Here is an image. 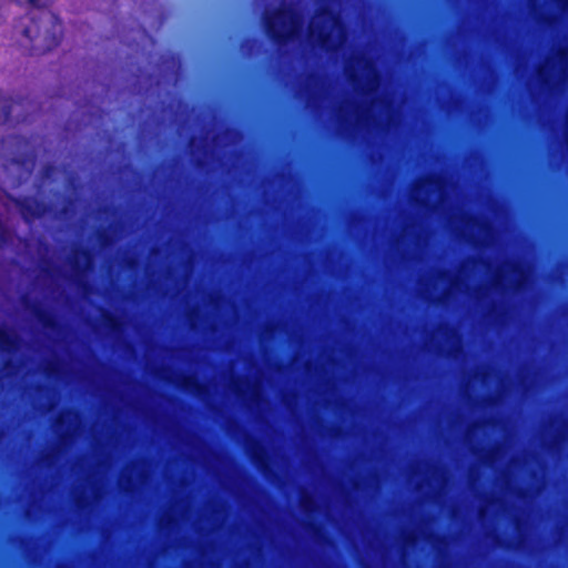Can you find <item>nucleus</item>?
<instances>
[{
  "label": "nucleus",
  "mask_w": 568,
  "mask_h": 568,
  "mask_svg": "<svg viewBox=\"0 0 568 568\" xmlns=\"http://www.w3.org/2000/svg\"><path fill=\"white\" fill-rule=\"evenodd\" d=\"M21 0H0V8ZM31 10L21 18V47L28 55H43L57 47L63 38V26L58 14L49 9L54 0H28Z\"/></svg>",
  "instance_id": "obj_1"
},
{
  "label": "nucleus",
  "mask_w": 568,
  "mask_h": 568,
  "mask_svg": "<svg viewBox=\"0 0 568 568\" xmlns=\"http://www.w3.org/2000/svg\"><path fill=\"white\" fill-rule=\"evenodd\" d=\"M265 33L275 44L283 45L294 39L301 23L295 11L277 8L263 17Z\"/></svg>",
  "instance_id": "obj_2"
},
{
  "label": "nucleus",
  "mask_w": 568,
  "mask_h": 568,
  "mask_svg": "<svg viewBox=\"0 0 568 568\" xmlns=\"http://www.w3.org/2000/svg\"><path fill=\"white\" fill-rule=\"evenodd\" d=\"M13 203L27 223L41 219L50 212L48 203L33 196L17 197Z\"/></svg>",
  "instance_id": "obj_3"
},
{
  "label": "nucleus",
  "mask_w": 568,
  "mask_h": 568,
  "mask_svg": "<svg viewBox=\"0 0 568 568\" xmlns=\"http://www.w3.org/2000/svg\"><path fill=\"white\" fill-rule=\"evenodd\" d=\"M26 307L31 310L32 314L44 329L57 332L60 328L61 325L57 316L40 304L33 303L29 305L26 303Z\"/></svg>",
  "instance_id": "obj_4"
},
{
  "label": "nucleus",
  "mask_w": 568,
  "mask_h": 568,
  "mask_svg": "<svg viewBox=\"0 0 568 568\" xmlns=\"http://www.w3.org/2000/svg\"><path fill=\"white\" fill-rule=\"evenodd\" d=\"M18 337L7 327L0 326V351L12 354L18 349Z\"/></svg>",
  "instance_id": "obj_5"
},
{
  "label": "nucleus",
  "mask_w": 568,
  "mask_h": 568,
  "mask_svg": "<svg viewBox=\"0 0 568 568\" xmlns=\"http://www.w3.org/2000/svg\"><path fill=\"white\" fill-rule=\"evenodd\" d=\"M18 337L7 327L0 326V351L12 354L18 349Z\"/></svg>",
  "instance_id": "obj_6"
},
{
  "label": "nucleus",
  "mask_w": 568,
  "mask_h": 568,
  "mask_svg": "<svg viewBox=\"0 0 568 568\" xmlns=\"http://www.w3.org/2000/svg\"><path fill=\"white\" fill-rule=\"evenodd\" d=\"M82 258H84L87 262L92 260V252L90 248L83 247L73 252L70 264L75 273H82L84 271Z\"/></svg>",
  "instance_id": "obj_7"
},
{
  "label": "nucleus",
  "mask_w": 568,
  "mask_h": 568,
  "mask_svg": "<svg viewBox=\"0 0 568 568\" xmlns=\"http://www.w3.org/2000/svg\"><path fill=\"white\" fill-rule=\"evenodd\" d=\"M252 459L256 466L264 473L268 469V458L262 448H254L252 452Z\"/></svg>",
  "instance_id": "obj_8"
},
{
  "label": "nucleus",
  "mask_w": 568,
  "mask_h": 568,
  "mask_svg": "<svg viewBox=\"0 0 568 568\" xmlns=\"http://www.w3.org/2000/svg\"><path fill=\"white\" fill-rule=\"evenodd\" d=\"M104 323L106 327L112 332H119L121 329V322L120 320L112 313L106 312L103 315Z\"/></svg>",
  "instance_id": "obj_9"
},
{
  "label": "nucleus",
  "mask_w": 568,
  "mask_h": 568,
  "mask_svg": "<svg viewBox=\"0 0 568 568\" xmlns=\"http://www.w3.org/2000/svg\"><path fill=\"white\" fill-rule=\"evenodd\" d=\"M13 100L11 98L4 99L1 105L2 122L8 123L12 119Z\"/></svg>",
  "instance_id": "obj_10"
},
{
  "label": "nucleus",
  "mask_w": 568,
  "mask_h": 568,
  "mask_svg": "<svg viewBox=\"0 0 568 568\" xmlns=\"http://www.w3.org/2000/svg\"><path fill=\"white\" fill-rule=\"evenodd\" d=\"M182 387L184 389L194 390L196 393H200L203 389V385L199 381H196L190 376L183 377Z\"/></svg>",
  "instance_id": "obj_11"
},
{
  "label": "nucleus",
  "mask_w": 568,
  "mask_h": 568,
  "mask_svg": "<svg viewBox=\"0 0 568 568\" xmlns=\"http://www.w3.org/2000/svg\"><path fill=\"white\" fill-rule=\"evenodd\" d=\"M12 241L11 232L0 223V248L7 246Z\"/></svg>",
  "instance_id": "obj_12"
},
{
  "label": "nucleus",
  "mask_w": 568,
  "mask_h": 568,
  "mask_svg": "<svg viewBox=\"0 0 568 568\" xmlns=\"http://www.w3.org/2000/svg\"><path fill=\"white\" fill-rule=\"evenodd\" d=\"M317 37H318V41H320L322 47H326L327 43L331 41V32L327 31L324 28H321V30L318 31Z\"/></svg>",
  "instance_id": "obj_13"
},
{
  "label": "nucleus",
  "mask_w": 568,
  "mask_h": 568,
  "mask_svg": "<svg viewBox=\"0 0 568 568\" xmlns=\"http://www.w3.org/2000/svg\"><path fill=\"white\" fill-rule=\"evenodd\" d=\"M321 16L324 17L326 20L335 21L337 20V14L331 10L327 7H323L320 11Z\"/></svg>",
  "instance_id": "obj_14"
},
{
  "label": "nucleus",
  "mask_w": 568,
  "mask_h": 568,
  "mask_svg": "<svg viewBox=\"0 0 568 568\" xmlns=\"http://www.w3.org/2000/svg\"><path fill=\"white\" fill-rule=\"evenodd\" d=\"M99 239H100L102 244H108V243L111 242L110 235L106 232H104V231L99 234Z\"/></svg>",
  "instance_id": "obj_15"
},
{
  "label": "nucleus",
  "mask_w": 568,
  "mask_h": 568,
  "mask_svg": "<svg viewBox=\"0 0 568 568\" xmlns=\"http://www.w3.org/2000/svg\"><path fill=\"white\" fill-rule=\"evenodd\" d=\"M311 528L313 529V531L315 534H317V532H320L322 530L321 526L318 524H315V523L311 524Z\"/></svg>",
  "instance_id": "obj_16"
},
{
  "label": "nucleus",
  "mask_w": 568,
  "mask_h": 568,
  "mask_svg": "<svg viewBox=\"0 0 568 568\" xmlns=\"http://www.w3.org/2000/svg\"><path fill=\"white\" fill-rule=\"evenodd\" d=\"M45 372L48 376H51L55 372V366H48Z\"/></svg>",
  "instance_id": "obj_17"
},
{
  "label": "nucleus",
  "mask_w": 568,
  "mask_h": 568,
  "mask_svg": "<svg viewBox=\"0 0 568 568\" xmlns=\"http://www.w3.org/2000/svg\"><path fill=\"white\" fill-rule=\"evenodd\" d=\"M14 139L18 141V143L26 142L24 138L19 136V135H16Z\"/></svg>",
  "instance_id": "obj_18"
},
{
  "label": "nucleus",
  "mask_w": 568,
  "mask_h": 568,
  "mask_svg": "<svg viewBox=\"0 0 568 568\" xmlns=\"http://www.w3.org/2000/svg\"><path fill=\"white\" fill-rule=\"evenodd\" d=\"M313 31H314V30H313V24L311 23V24H310V36H312V34H313Z\"/></svg>",
  "instance_id": "obj_19"
},
{
  "label": "nucleus",
  "mask_w": 568,
  "mask_h": 568,
  "mask_svg": "<svg viewBox=\"0 0 568 568\" xmlns=\"http://www.w3.org/2000/svg\"><path fill=\"white\" fill-rule=\"evenodd\" d=\"M303 507H304L305 509H307V507H308V503H307V501H304V503H303Z\"/></svg>",
  "instance_id": "obj_20"
},
{
  "label": "nucleus",
  "mask_w": 568,
  "mask_h": 568,
  "mask_svg": "<svg viewBox=\"0 0 568 568\" xmlns=\"http://www.w3.org/2000/svg\"><path fill=\"white\" fill-rule=\"evenodd\" d=\"M235 390H236L237 394L241 392L239 386H236Z\"/></svg>",
  "instance_id": "obj_21"
}]
</instances>
